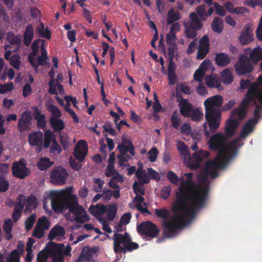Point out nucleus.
Segmentation results:
<instances>
[{
    "label": "nucleus",
    "instance_id": "obj_1",
    "mask_svg": "<svg viewBox=\"0 0 262 262\" xmlns=\"http://www.w3.org/2000/svg\"><path fill=\"white\" fill-rule=\"evenodd\" d=\"M189 174H186L181 178L179 191L176 193L172 212L170 213L165 209H156V215L164 219V231L168 236L172 237L181 227L190 221L194 216L196 210L200 206L185 202L184 196L188 193V183L190 180Z\"/></svg>",
    "mask_w": 262,
    "mask_h": 262
},
{
    "label": "nucleus",
    "instance_id": "obj_2",
    "mask_svg": "<svg viewBox=\"0 0 262 262\" xmlns=\"http://www.w3.org/2000/svg\"><path fill=\"white\" fill-rule=\"evenodd\" d=\"M257 122L254 118L249 120L244 126L239 138L234 142L227 144L226 137L222 133H216L212 135L208 141L209 147L211 149L219 150V154L214 160L208 161L205 167V172L212 178L218 176L219 170L224 168L229 160L235 155L236 149L239 146L237 143L239 140H243L254 129Z\"/></svg>",
    "mask_w": 262,
    "mask_h": 262
},
{
    "label": "nucleus",
    "instance_id": "obj_3",
    "mask_svg": "<svg viewBox=\"0 0 262 262\" xmlns=\"http://www.w3.org/2000/svg\"><path fill=\"white\" fill-rule=\"evenodd\" d=\"M73 188L68 187L60 190H53L47 192L45 195L43 208L47 213L50 210L47 208V204L51 201L52 209L55 211H60L64 208V203L67 202L69 210L79 222H84L89 220V216L84 209L79 205L78 198L72 192Z\"/></svg>",
    "mask_w": 262,
    "mask_h": 262
},
{
    "label": "nucleus",
    "instance_id": "obj_4",
    "mask_svg": "<svg viewBox=\"0 0 262 262\" xmlns=\"http://www.w3.org/2000/svg\"><path fill=\"white\" fill-rule=\"evenodd\" d=\"M262 85V76L258 77V81L253 83L249 88L246 97L242 102L238 109L234 110L228 119L226 124V133L227 136H232L238 126L237 120L243 119L246 116V108L250 103H255L257 99L262 106V90L258 92V89Z\"/></svg>",
    "mask_w": 262,
    "mask_h": 262
},
{
    "label": "nucleus",
    "instance_id": "obj_5",
    "mask_svg": "<svg viewBox=\"0 0 262 262\" xmlns=\"http://www.w3.org/2000/svg\"><path fill=\"white\" fill-rule=\"evenodd\" d=\"M186 174H189L190 176L189 182L187 183L188 192L184 196V200L185 202L202 207L204 204L208 189L209 181L207 178V176L208 175L204 172L202 176H200V184L198 186H195L192 181V173H185L182 175L180 178H178V176L173 172L169 171L167 173V178L171 183L178 185V182L180 181V185H181V178ZM180 187L178 192L179 191Z\"/></svg>",
    "mask_w": 262,
    "mask_h": 262
},
{
    "label": "nucleus",
    "instance_id": "obj_6",
    "mask_svg": "<svg viewBox=\"0 0 262 262\" xmlns=\"http://www.w3.org/2000/svg\"><path fill=\"white\" fill-rule=\"evenodd\" d=\"M45 48V42L43 39H37L33 42L32 52L29 56V59L35 69L39 65H45L47 63V52Z\"/></svg>",
    "mask_w": 262,
    "mask_h": 262
},
{
    "label": "nucleus",
    "instance_id": "obj_7",
    "mask_svg": "<svg viewBox=\"0 0 262 262\" xmlns=\"http://www.w3.org/2000/svg\"><path fill=\"white\" fill-rule=\"evenodd\" d=\"M113 240L114 250L116 253L132 251L138 247L136 243L131 242V238L127 233L115 234Z\"/></svg>",
    "mask_w": 262,
    "mask_h": 262
},
{
    "label": "nucleus",
    "instance_id": "obj_8",
    "mask_svg": "<svg viewBox=\"0 0 262 262\" xmlns=\"http://www.w3.org/2000/svg\"><path fill=\"white\" fill-rule=\"evenodd\" d=\"M142 185L141 183L137 182H135L134 183V191L136 195L129 205L131 208H137L139 211L145 213L147 212V206L144 202V198L142 196L145 193Z\"/></svg>",
    "mask_w": 262,
    "mask_h": 262
},
{
    "label": "nucleus",
    "instance_id": "obj_9",
    "mask_svg": "<svg viewBox=\"0 0 262 262\" xmlns=\"http://www.w3.org/2000/svg\"><path fill=\"white\" fill-rule=\"evenodd\" d=\"M221 113H205L206 122L203 124L205 134L209 136L210 132H214L219 127L221 120Z\"/></svg>",
    "mask_w": 262,
    "mask_h": 262
},
{
    "label": "nucleus",
    "instance_id": "obj_10",
    "mask_svg": "<svg viewBox=\"0 0 262 262\" xmlns=\"http://www.w3.org/2000/svg\"><path fill=\"white\" fill-rule=\"evenodd\" d=\"M184 25L186 28V36L190 38L196 36V31L200 30L202 26V24L194 12L191 13L190 15V21H184Z\"/></svg>",
    "mask_w": 262,
    "mask_h": 262
},
{
    "label": "nucleus",
    "instance_id": "obj_11",
    "mask_svg": "<svg viewBox=\"0 0 262 262\" xmlns=\"http://www.w3.org/2000/svg\"><path fill=\"white\" fill-rule=\"evenodd\" d=\"M223 104V98L217 95L211 96L204 102L205 113H221L220 108Z\"/></svg>",
    "mask_w": 262,
    "mask_h": 262
},
{
    "label": "nucleus",
    "instance_id": "obj_12",
    "mask_svg": "<svg viewBox=\"0 0 262 262\" xmlns=\"http://www.w3.org/2000/svg\"><path fill=\"white\" fill-rule=\"evenodd\" d=\"M48 247H51L54 253L52 262H63V256L69 255L71 250L69 246L65 247L63 244H56L53 242L48 243Z\"/></svg>",
    "mask_w": 262,
    "mask_h": 262
},
{
    "label": "nucleus",
    "instance_id": "obj_13",
    "mask_svg": "<svg viewBox=\"0 0 262 262\" xmlns=\"http://www.w3.org/2000/svg\"><path fill=\"white\" fill-rule=\"evenodd\" d=\"M12 172L14 176L18 178L23 179L29 174V170L26 167V164L24 159L13 163Z\"/></svg>",
    "mask_w": 262,
    "mask_h": 262
},
{
    "label": "nucleus",
    "instance_id": "obj_14",
    "mask_svg": "<svg viewBox=\"0 0 262 262\" xmlns=\"http://www.w3.org/2000/svg\"><path fill=\"white\" fill-rule=\"evenodd\" d=\"M235 68L237 74L239 75H245L253 70L252 65L244 55L241 56L235 66Z\"/></svg>",
    "mask_w": 262,
    "mask_h": 262
},
{
    "label": "nucleus",
    "instance_id": "obj_15",
    "mask_svg": "<svg viewBox=\"0 0 262 262\" xmlns=\"http://www.w3.org/2000/svg\"><path fill=\"white\" fill-rule=\"evenodd\" d=\"M138 229L141 234L151 237L156 236L159 233V230L157 227L150 222L141 224Z\"/></svg>",
    "mask_w": 262,
    "mask_h": 262
},
{
    "label": "nucleus",
    "instance_id": "obj_16",
    "mask_svg": "<svg viewBox=\"0 0 262 262\" xmlns=\"http://www.w3.org/2000/svg\"><path fill=\"white\" fill-rule=\"evenodd\" d=\"M68 173L66 170L62 167L55 168L51 173V181L56 184H63L65 183Z\"/></svg>",
    "mask_w": 262,
    "mask_h": 262
},
{
    "label": "nucleus",
    "instance_id": "obj_17",
    "mask_svg": "<svg viewBox=\"0 0 262 262\" xmlns=\"http://www.w3.org/2000/svg\"><path fill=\"white\" fill-rule=\"evenodd\" d=\"M245 52L244 56L253 64H257L262 59V48L259 46L256 47L253 49L248 48L245 50Z\"/></svg>",
    "mask_w": 262,
    "mask_h": 262
},
{
    "label": "nucleus",
    "instance_id": "obj_18",
    "mask_svg": "<svg viewBox=\"0 0 262 262\" xmlns=\"http://www.w3.org/2000/svg\"><path fill=\"white\" fill-rule=\"evenodd\" d=\"M43 134L39 131L29 135L28 141L31 146H37L36 152H40L42 150Z\"/></svg>",
    "mask_w": 262,
    "mask_h": 262
},
{
    "label": "nucleus",
    "instance_id": "obj_19",
    "mask_svg": "<svg viewBox=\"0 0 262 262\" xmlns=\"http://www.w3.org/2000/svg\"><path fill=\"white\" fill-rule=\"evenodd\" d=\"M177 149L179 150L181 158L183 159L185 164L187 166L194 167L195 165L189 160L190 152L187 146L181 141H178L177 143Z\"/></svg>",
    "mask_w": 262,
    "mask_h": 262
},
{
    "label": "nucleus",
    "instance_id": "obj_20",
    "mask_svg": "<svg viewBox=\"0 0 262 262\" xmlns=\"http://www.w3.org/2000/svg\"><path fill=\"white\" fill-rule=\"evenodd\" d=\"M253 28L250 25L246 26L240 35L239 36V40L243 45H246L253 40Z\"/></svg>",
    "mask_w": 262,
    "mask_h": 262
},
{
    "label": "nucleus",
    "instance_id": "obj_21",
    "mask_svg": "<svg viewBox=\"0 0 262 262\" xmlns=\"http://www.w3.org/2000/svg\"><path fill=\"white\" fill-rule=\"evenodd\" d=\"M209 156V153L206 150H200L198 151L195 152L193 154L192 157H190L189 160L195 165L194 167H188L191 169H195L199 167L201 162Z\"/></svg>",
    "mask_w": 262,
    "mask_h": 262
},
{
    "label": "nucleus",
    "instance_id": "obj_22",
    "mask_svg": "<svg viewBox=\"0 0 262 262\" xmlns=\"http://www.w3.org/2000/svg\"><path fill=\"white\" fill-rule=\"evenodd\" d=\"M88 153V145L84 140L78 142L74 150V156L79 161H82Z\"/></svg>",
    "mask_w": 262,
    "mask_h": 262
},
{
    "label": "nucleus",
    "instance_id": "obj_23",
    "mask_svg": "<svg viewBox=\"0 0 262 262\" xmlns=\"http://www.w3.org/2000/svg\"><path fill=\"white\" fill-rule=\"evenodd\" d=\"M209 38L207 35H204L200 41V46L198 50L197 58L203 59L209 51Z\"/></svg>",
    "mask_w": 262,
    "mask_h": 262
},
{
    "label": "nucleus",
    "instance_id": "obj_24",
    "mask_svg": "<svg viewBox=\"0 0 262 262\" xmlns=\"http://www.w3.org/2000/svg\"><path fill=\"white\" fill-rule=\"evenodd\" d=\"M31 116L29 112H24L18 120V128L20 131L28 130L31 126Z\"/></svg>",
    "mask_w": 262,
    "mask_h": 262
},
{
    "label": "nucleus",
    "instance_id": "obj_25",
    "mask_svg": "<svg viewBox=\"0 0 262 262\" xmlns=\"http://www.w3.org/2000/svg\"><path fill=\"white\" fill-rule=\"evenodd\" d=\"M96 252V250L95 248L85 247L83 249L81 253L77 259L76 262H90Z\"/></svg>",
    "mask_w": 262,
    "mask_h": 262
},
{
    "label": "nucleus",
    "instance_id": "obj_26",
    "mask_svg": "<svg viewBox=\"0 0 262 262\" xmlns=\"http://www.w3.org/2000/svg\"><path fill=\"white\" fill-rule=\"evenodd\" d=\"M18 202L15 206L13 213V219L14 222H16L19 219L21 211L26 204V198L24 195H19L18 198Z\"/></svg>",
    "mask_w": 262,
    "mask_h": 262
},
{
    "label": "nucleus",
    "instance_id": "obj_27",
    "mask_svg": "<svg viewBox=\"0 0 262 262\" xmlns=\"http://www.w3.org/2000/svg\"><path fill=\"white\" fill-rule=\"evenodd\" d=\"M64 230L62 227L56 226L53 228L49 234L50 239L61 240L64 238Z\"/></svg>",
    "mask_w": 262,
    "mask_h": 262
},
{
    "label": "nucleus",
    "instance_id": "obj_28",
    "mask_svg": "<svg viewBox=\"0 0 262 262\" xmlns=\"http://www.w3.org/2000/svg\"><path fill=\"white\" fill-rule=\"evenodd\" d=\"M50 76L52 79L50 80L49 82L50 93L52 94H60L61 95H63L64 94V91L62 85L55 81L54 78H53L51 74Z\"/></svg>",
    "mask_w": 262,
    "mask_h": 262
},
{
    "label": "nucleus",
    "instance_id": "obj_29",
    "mask_svg": "<svg viewBox=\"0 0 262 262\" xmlns=\"http://www.w3.org/2000/svg\"><path fill=\"white\" fill-rule=\"evenodd\" d=\"M89 210L91 213L96 217L100 221L102 220L101 217L106 212V207L102 204H98L96 206H91Z\"/></svg>",
    "mask_w": 262,
    "mask_h": 262
},
{
    "label": "nucleus",
    "instance_id": "obj_30",
    "mask_svg": "<svg viewBox=\"0 0 262 262\" xmlns=\"http://www.w3.org/2000/svg\"><path fill=\"white\" fill-rule=\"evenodd\" d=\"M206 85L210 88L219 89L221 85V81L216 74L208 75L205 78Z\"/></svg>",
    "mask_w": 262,
    "mask_h": 262
},
{
    "label": "nucleus",
    "instance_id": "obj_31",
    "mask_svg": "<svg viewBox=\"0 0 262 262\" xmlns=\"http://www.w3.org/2000/svg\"><path fill=\"white\" fill-rule=\"evenodd\" d=\"M133 145L131 143L128 137L126 135H123L122 136V143L119 144L118 145V148L121 154H125L127 151V150L132 148Z\"/></svg>",
    "mask_w": 262,
    "mask_h": 262
},
{
    "label": "nucleus",
    "instance_id": "obj_32",
    "mask_svg": "<svg viewBox=\"0 0 262 262\" xmlns=\"http://www.w3.org/2000/svg\"><path fill=\"white\" fill-rule=\"evenodd\" d=\"M177 37L175 34L169 33L167 35L166 42L169 46L168 48L169 54L172 56L173 54L174 51L176 49V41Z\"/></svg>",
    "mask_w": 262,
    "mask_h": 262
},
{
    "label": "nucleus",
    "instance_id": "obj_33",
    "mask_svg": "<svg viewBox=\"0 0 262 262\" xmlns=\"http://www.w3.org/2000/svg\"><path fill=\"white\" fill-rule=\"evenodd\" d=\"M180 111L184 116H189L191 114L192 106L185 99H182L179 103Z\"/></svg>",
    "mask_w": 262,
    "mask_h": 262
},
{
    "label": "nucleus",
    "instance_id": "obj_34",
    "mask_svg": "<svg viewBox=\"0 0 262 262\" xmlns=\"http://www.w3.org/2000/svg\"><path fill=\"white\" fill-rule=\"evenodd\" d=\"M136 176L142 184L148 183L149 182V177L146 171L142 167H139L136 172Z\"/></svg>",
    "mask_w": 262,
    "mask_h": 262
},
{
    "label": "nucleus",
    "instance_id": "obj_35",
    "mask_svg": "<svg viewBox=\"0 0 262 262\" xmlns=\"http://www.w3.org/2000/svg\"><path fill=\"white\" fill-rule=\"evenodd\" d=\"M215 62L219 66L225 67L230 63V58L226 54L219 53L215 56Z\"/></svg>",
    "mask_w": 262,
    "mask_h": 262
},
{
    "label": "nucleus",
    "instance_id": "obj_36",
    "mask_svg": "<svg viewBox=\"0 0 262 262\" xmlns=\"http://www.w3.org/2000/svg\"><path fill=\"white\" fill-rule=\"evenodd\" d=\"M50 254H52L54 255V253L52 250L51 247H48V244H47V247L45 249L41 251L37 255V260L38 262H46L48 257Z\"/></svg>",
    "mask_w": 262,
    "mask_h": 262
},
{
    "label": "nucleus",
    "instance_id": "obj_37",
    "mask_svg": "<svg viewBox=\"0 0 262 262\" xmlns=\"http://www.w3.org/2000/svg\"><path fill=\"white\" fill-rule=\"evenodd\" d=\"M50 123L55 131L60 132L65 127L63 120L59 119L50 118Z\"/></svg>",
    "mask_w": 262,
    "mask_h": 262
},
{
    "label": "nucleus",
    "instance_id": "obj_38",
    "mask_svg": "<svg viewBox=\"0 0 262 262\" xmlns=\"http://www.w3.org/2000/svg\"><path fill=\"white\" fill-rule=\"evenodd\" d=\"M47 110L51 113L50 118L59 119L62 116V113L61 111L55 105L48 103L46 104Z\"/></svg>",
    "mask_w": 262,
    "mask_h": 262
},
{
    "label": "nucleus",
    "instance_id": "obj_39",
    "mask_svg": "<svg viewBox=\"0 0 262 262\" xmlns=\"http://www.w3.org/2000/svg\"><path fill=\"white\" fill-rule=\"evenodd\" d=\"M106 207L107 219L108 220L112 221L116 216L117 211L118 205L117 203H114L107 205L106 206Z\"/></svg>",
    "mask_w": 262,
    "mask_h": 262
},
{
    "label": "nucleus",
    "instance_id": "obj_40",
    "mask_svg": "<svg viewBox=\"0 0 262 262\" xmlns=\"http://www.w3.org/2000/svg\"><path fill=\"white\" fill-rule=\"evenodd\" d=\"M221 79L225 84H230L233 80V76L232 71L229 69L224 70L221 74Z\"/></svg>",
    "mask_w": 262,
    "mask_h": 262
},
{
    "label": "nucleus",
    "instance_id": "obj_41",
    "mask_svg": "<svg viewBox=\"0 0 262 262\" xmlns=\"http://www.w3.org/2000/svg\"><path fill=\"white\" fill-rule=\"evenodd\" d=\"M211 27L214 32L217 33H221L224 28L223 19L219 17L215 18L212 21Z\"/></svg>",
    "mask_w": 262,
    "mask_h": 262
},
{
    "label": "nucleus",
    "instance_id": "obj_42",
    "mask_svg": "<svg viewBox=\"0 0 262 262\" xmlns=\"http://www.w3.org/2000/svg\"><path fill=\"white\" fill-rule=\"evenodd\" d=\"M23 253V249L13 250L8 256L6 262H19L20 256Z\"/></svg>",
    "mask_w": 262,
    "mask_h": 262
},
{
    "label": "nucleus",
    "instance_id": "obj_43",
    "mask_svg": "<svg viewBox=\"0 0 262 262\" xmlns=\"http://www.w3.org/2000/svg\"><path fill=\"white\" fill-rule=\"evenodd\" d=\"M13 223L10 219H6L5 221L3 228L6 233V237L8 240H10L12 238V235L11 234Z\"/></svg>",
    "mask_w": 262,
    "mask_h": 262
},
{
    "label": "nucleus",
    "instance_id": "obj_44",
    "mask_svg": "<svg viewBox=\"0 0 262 262\" xmlns=\"http://www.w3.org/2000/svg\"><path fill=\"white\" fill-rule=\"evenodd\" d=\"M181 18L180 14L178 11H174L173 9H170L168 13L167 21L168 24L173 23L178 20Z\"/></svg>",
    "mask_w": 262,
    "mask_h": 262
},
{
    "label": "nucleus",
    "instance_id": "obj_45",
    "mask_svg": "<svg viewBox=\"0 0 262 262\" xmlns=\"http://www.w3.org/2000/svg\"><path fill=\"white\" fill-rule=\"evenodd\" d=\"M37 33L42 37L50 39L51 38V34L47 28L45 27L43 23H40L37 28Z\"/></svg>",
    "mask_w": 262,
    "mask_h": 262
},
{
    "label": "nucleus",
    "instance_id": "obj_46",
    "mask_svg": "<svg viewBox=\"0 0 262 262\" xmlns=\"http://www.w3.org/2000/svg\"><path fill=\"white\" fill-rule=\"evenodd\" d=\"M7 40L11 45H14L15 48L14 51L18 49L20 43V38L18 36H14L12 33H9L7 35Z\"/></svg>",
    "mask_w": 262,
    "mask_h": 262
},
{
    "label": "nucleus",
    "instance_id": "obj_47",
    "mask_svg": "<svg viewBox=\"0 0 262 262\" xmlns=\"http://www.w3.org/2000/svg\"><path fill=\"white\" fill-rule=\"evenodd\" d=\"M52 162L49 158L44 157L40 159L37 166L39 169L44 170L52 165Z\"/></svg>",
    "mask_w": 262,
    "mask_h": 262
},
{
    "label": "nucleus",
    "instance_id": "obj_48",
    "mask_svg": "<svg viewBox=\"0 0 262 262\" xmlns=\"http://www.w3.org/2000/svg\"><path fill=\"white\" fill-rule=\"evenodd\" d=\"M34 35L33 29L31 26H27L24 34V42L25 45H29Z\"/></svg>",
    "mask_w": 262,
    "mask_h": 262
},
{
    "label": "nucleus",
    "instance_id": "obj_49",
    "mask_svg": "<svg viewBox=\"0 0 262 262\" xmlns=\"http://www.w3.org/2000/svg\"><path fill=\"white\" fill-rule=\"evenodd\" d=\"M199 68L204 72L205 74L206 72L211 71V72H213L215 70V68L213 66L212 63L209 60L206 59L199 66Z\"/></svg>",
    "mask_w": 262,
    "mask_h": 262
},
{
    "label": "nucleus",
    "instance_id": "obj_50",
    "mask_svg": "<svg viewBox=\"0 0 262 262\" xmlns=\"http://www.w3.org/2000/svg\"><path fill=\"white\" fill-rule=\"evenodd\" d=\"M54 135L50 130H46L45 132L43 146L46 148L48 147L51 142L54 141Z\"/></svg>",
    "mask_w": 262,
    "mask_h": 262
},
{
    "label": "nucleus",
    "instance_id": "obj_51",
    "mask_svg": "<svg viewBox=\"0 0 262 262\" xmlns=\"http://www.w3.org/2000/svg\"><path fill=\"white\" fill-rule=\"evenodd\" d=\"M159 151L156 147H152L148 152V159L151 162H154L156 161Z\"/></svg>",
    "mask_w": 262,
    "mask_h": 262
},
{
    "label": "nucleus",
    "instance_id": "obj_52",
    "mask_svg": "<svg viewBox=\"0 0 262 262\" xmlns=\"http://www.w3.org/2000/svg\"><path fill=\"white\" fill-rule=\"evenodd\" d=\"M37 225L45 230L49 228L50 223L46 217L43 216L38 220Z\"/></svg>",
    "mask_w": 262,
    "mask_h": 262
},
{
    "label": "nucleus",
    "instance_id": "obj_53",
    "mask_svg": "<svg viewBox=\"0 0 262 262\" xmlns=\"http://www.w3.org/2000/svg\"><path fill=\"white\" fill-rule=\"evenodd\" d=\"M37 206L36 198L31 196L28 198L26 202V210H31Z\"/></svg>",
    "mask_w": 262,
    "mask_h": 262
},
{
    "label": "nucleus",
    "instance_id": "obj_54",
    "mask_svg": "<svg viewBox=\"0 0 262 262\" xmlns=\"http://www.w3.org/2000/svg\"><path fill=\"white\" fill-rule=\"evenodd\" d=\"M10 64L16 69H19L20 66V58L17 55H13L10 61Z\"/></svg>",
    "mask_w": 262,
    "mask_h": 262
},
{
    "label": "nucleus",
    "instance_id": "obj_55",
    "mask_svg": "<svg viewBox=\"0 0 262 262\" xmlns=\"http://www.w3.org/2000/svg\"><path fill=\"white\" fill-rule=\"evenodd\" d=\"M14 85L12 82L0 84V93L5 94L13 90Z\"/></svg>",
    "mask_w": 262,
    "mask_h": 262
},
{
    "label": "nucleus",
    "instance_id": "obj_56",
    "mask_svg": "<svg viewBox=\"0 0 262 262\" xmlns=\"http://www.w3.org/2000/svg\"><path fill=\"white\" fill-rule=\"evenodd\" d=\"M171 125L173 127L177 128L180 125V115L177 112H174L171 117Z\"/></svg>",
    "mask_w": 262,
    "mask_h": 262
},
{
    "label": "nucleus",
    "instance_id": "obj_57",
    "mask_svg": "<svg viewBox=\"0 0 262 262\" xmlns=\"http://www.w3.org/2000/svg\"><path fill=\"white\" fill-rule=\"evenodd\" d=\"M34 117L37 120L38 126L40 128L44 127L46 124L45 116L39 113H37Z\"/></svg>",
    "mask_w": 262,
    "mask_h": 262
},
{
    "label": "nucleus",
    "instance_id": "obj_58",
    "mask_svg": "<svg viewBox=\"0 0 262 262\" xmlns=\"http://www.w3.org/2000/svg\"><path fill=\"white\" fill-rule=\"evenodd\" d=\"M191 115L192 119L197 121L202 120L204 117V114L199 109L192 111Z\"/></svg>",
    "mask_w": 262,
    "mask_h": 262
},
{
    "label": "nucleus",
    "instance_id": "obj_59",
    "mask_svg": "<svg viewBox=\"0 0 262 262\" xmlns=\"http://www.w3.org/2000/svg\"><path fill=\"white\" fill-rule=\"evenodd\" d=\"M36 220V216L34 214L31 215L29 217H28L26 222H25V226L26 229L27 230L31 229L35 222Z\"/></svg>",
    "mask_w": 262,
    "mask_h": 262
},
{
    "label": "nucleus",
    "instance_id": "obj_60",
    "mask_svg": "<svg viewBox=\"0 0 262 262\" xmlns=\"http://www.w3.org/2000/svg\"><path fill=\"white\" fill-rule=\"evenodd\" d=\"M213 5L215 10V12L217 15L221 16H224L226 15V10H225L224 8L222 6L220 5L219 4L216 3H214Z\"/></svg>",
    "mask_w": 262,
    "mask_h": 262
},
{
    "label": "nucleus",
    "instance_id": "obj_61",
    "mask_svg": "<svg viewBox=\"0 0 262 262\" xmlns=\"http://www.w3.org/2000/svg\"><path fill=\"white\" fill-rule=\"evenodd\" d=\"M45 230L36 225L34 229L33 235L36 238H39L43 236Z\"/></svg>",
    "mask_w": 262,
    "mask_h": 262
},
{
    "label": "nucleus",
    "instance_id": "obj_62",
    "mask_svg": "<svg viewBox=\"0 0 262 262\" xmlns=\"http://www.w3.org/2000/svg\"><path fill=\"white\" fill-rule=\"evenodd\" d=\"M64 110L69 114V115L71 116V117L73 119V122L74 123H77L79 122V119L77 117L76 113L73 111V110L70 108V107H69L68 106H65Z\"/></svg>",
    "mask_w": 262,
    "mask_h": 262
},
{
    "label": "nucleus",
    "instance_id": "obj_63",
    "mask_svg": "<svg viewBox=\"0 0 262 262\" xmlns=\"http://www.w3.org/2000/svg\"><path fill=\"white\" fill-rule=\"evenodd\" d=\"M119 160V164L121 166H125L127 165V161L128 159L130 158L129 156H125V154H122L118 157Z\"/></svg>",
    "mask_w": 262,
    "mask_h": 262
},
{
    "label": "nucleus",
    "instance_id": "obj_64",
    "mask_svg": "<svg viewBox=\"0 0 262 262\" xmlns=\"http://www.w3.org/2000/svg\"><path fill=\"white\" fill-rule=\"evenodd\" d=\"M197 12L202 20H204L207 16V13L206 12V8L204 5H201L197 9Z\"/></svg>",
    "mask_w": 262,
    "mask_h": 262
}]
</instances>
